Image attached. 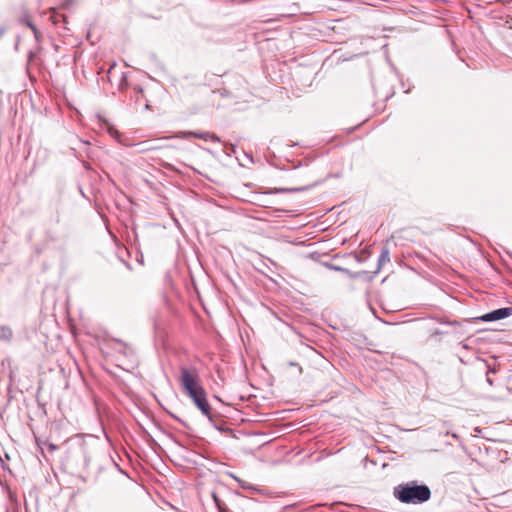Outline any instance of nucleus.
Listing matches in <instances>:
<instances>
[{
    "label": "nucleus",
    "instance_id": "nucleus-1",
    "mask_svg": "<svg viewBox=\"0 0 512 512\" xmlns=\"http://www.w3.org/2000/svg\"><path fill=\"white\" fill-rule=\"evenodd\" d=\"M394 497L404 504H422L431 497V490L425 484H418L417 481L401 483L393 489Z\"/></svg>",
    "mask_w": 512,
    "mask_h": 512
},
{
    "label": "nucleus",
    "instance_id": "nucleus-2",
    "mask_svg": "<svg viewBox=\"0 0 512 512\" xmlns=\"http://www.w3.org/2000/svg\"><path fill=\"white\" fill-rule=\"evenodd\" d=\"M180 382L187 395L194 391H199L203 387L200 384L198 371L193 368L189 369L186 367L180 368Z\"/></svg>",
    "mask_w": 512,
    "mask_h": 512
},
{
    "label": "nucleus",
    "instance_id": "nucleus-3",
    "mask_svg": "<svg viewBox=\"0 0 512 512\" xmlns=\"http://www.w3.org/2000/svg\"><path fill=\"white\" fill-rule=\"evenodd\" d=\"M192 399L197 408L207 417L211 418V407L206 398V392L204 388L199 391H194L188 395Z\"/></svg>",
    "mask_w": 512,
    "mask_h": 512
},
{
    "label": "nucleus",
    "instance_id": "nucleus-4",
    "mask_svg": "<svg viewBox=\"0 0 512 512\" xmlns=\"http://www.w3.org/2000/svg\"><path fill=\"white\" fill-rule=\"evenodd\" d=\"M512 315L511 307H503L482 315L479 319L484 322L498 321Z\"/></svg>",
    "mask_w": 512,
    "mask_h": 512
},
{
    "label": "nucleus",
    "instance_id": "nucleus-5",
    "mask_svg": "<svg viewBox=\"0 0 512 512\" xmlns=\"http://www.w3.org/2000/svg\"><path fill=\"white\" fill-rule=\"evenodd\" d=\"M108 345L115 352L120 353L124 356H130L133 353L132 348L128 344H126L118 339L109 340Z\"/></svg>",
    "mask_w": 512,
    "mask_h": 512
},
{
    "label": "nucleus",
    "instance_id": "nucleus-6",
    "mask_svg": "<svg viewBox=\"0 0 512 512\" xmlns=\"http://www.w3.org/2000/svg\"><path fill=\"white\" fill-rule=\"evenodd\" d=\"M12 337V329L7 325H0V341L10 342Z\"/></svg>",
    "mask_w": 512,
    "mask_h": 512
},
{
    "label": "nucleus",
    "instance_id": "nucleus-7",
    "mask_svg": "<svg viewBox=\"0 0 512 512\" xmlns=\"http://www.w3.org/2000/svg\"><path fill=\"white\" fill-rule=\"evenodd\" d=\"M390 261V252L387 247H383L380 253V256L378 258V270L381 269V267Z\"/></svg>",
    "mask_w": 512,
    "mask_h": 512
},
{
    "label": "nucleus",
    "instance_id": "nucleus-8",
    "mask_svg": "<svg viewBox=\"0 0 512 512\" xmlns=\"http://www.w3.org/2000/svg\"><path fill=\"white\" fill-rule=\"evenodd\" d=\"M212 498H213L214 503H215L216 507L218 508L219 512L227 511L225 504L221 501V499L218 497V495L216 493L212 494Z\"/></svg>",
    "mask_w": 512,
    "mask_h": 512
},
{
    "label": "nucleus",
    "instance_id": "nucleus-9",
    "mask_svg": "<svg viewBox=\"0 0 512 512\" xmlns=\"http://www.w3.org/2000/svg\"><path fill=\"white\" fill-rule=\"evenodd\" d=\"M209 134V132H184L183 138H186L188 136H194L196 138L204 139L205 141H208V138L205 137V135Z\"/></svg>",
    "mask_w": 512,
    "mask_h": 512
},
{
    "label": "nucleus",
    "instance_id": "nucleus-10",
    "mask_svg": "<svg viewBox=\"0 0 512 512\" xmlns=\"http://www.w3.org/2000/svg\"><path fill=\"white\" fill-rule=\"evenodd\" d=\"M26 25L33 31L36 38H38V31L33 23H31L28 19H25Z\"/></svg>",
    "mask_w": 512,
    "mask_h": 512
},
{
    "label": "nucleus",
    "instance_id": "nucleus-11",
    "mask_svg": "<svg viewBox=\"0 0 512 512\" xmlns=\"http://www.w3.org/2000/svg\"><path fill=\"white\" fill-rule=\"evenodd\" d=\"M205 137L208 138V140H211L214 142H220V138L214 133H209V134L205 135Z\"/></svg>",
    "mask_w": 512,
    "mask_h": 512
},
{
    "label": "nucleus",
    "instance_id": "nucleus-12",
    "mask_svg": "<svg viewBox=\"0 0 512 512\" xmlns=\"http://www.w3.org/2000/svg\"><path fill=\"white\" fill-rule=\"evenodd\" d=\"M328 267L333 269V270H336V271L348 272V270L346 268H343V267H340V266H335L333 264H329Z\"/></svg>",
    "mask_w": 512,
    "mask_h": 512
},
{
    "label": "nucleus",
    "instance_id": "nucleus-13",
    "mask_svg": "<svg viewBox=\"0 0 512 512\" xmlns=\"http://www.w3.org/2000/svg\"><path fill=\"white\" fill-rule=\"evenodd\" d=\"M240 485L242 488L244 489H247V488H251L249 485H246V483L242 480H240L238 477L234 476V475H231Z\"/></svg>",
    "mask_w": 512,
    "mask_h": 512
},
{
    "label": "nucleus",
    "instance_id": "nucleus-14",
    "mask_svg": "<svg viewBox=\"0 0 512 512\" xmlns=\"http://www.w3.org/2000/svg\"><path fill=\"white\" fill-rule=\"evenodd\" d=\"M225 152L230 155L231 152H234V146L232 144L226 145Z\"/></svg>",
    "mask_w": 512,
    "mask_h": 512
},
{
    "label": "nucleus",
    "instance_id": "nucleus-15",
    "mask_svg": "<svg viewBox=\"0 0 512 512\" xmlns=\"http://www.w3.org/2000/svg\"><path fill=\"white\" fill-rule=\"evenodd\" d=\"M300 188H293V189H279V192H294V191H300Z\"/></svg>",
    "mask_w": 512,
    "mask_h": 512
},
{
    "label": "nucleus",
    "instance_id": "nucleus-16",
    "mask_svg": "<svg viewBox=\"0 0 512 512\" xmlns=\"http://www.w3.org/2000/svg\"><path fill=\"white\" fill-rule=\"evenodd\" d=\"M5 30H6V29H5L4 27H2V28L0 29V37L5 33Z\"/></svg>",
    "mask_w": 512,
    "mask_h": 512
},
{
    "label": "nucleus",
    "instance_id": "nucleus-17",
    "mask_svg": "<svg viewBox=\"0 0 512 512\" xmlns=\"http://www.w3.org/2000/svg\"><path fill=\"white\" fill-rule=\"evenodd\" d=\"M114 67H115V64H113V65L110 67V69L108 70V74H110V73H111V71H112V69H113Z\"/></svg>",
    "mask_w": 512,
    "mask_h": 512
},
{
    "label": "nucleus",
    "instance_id": "nucleus-18",
    "mask_svg": "<svg viewBox=\"0 0 512 512\" xmlns=\"http://www.w3.org/2000/svg\"><path fill=\"white\" fill-rule=\"evenodd\" d=\"M33 55H34V54H33L32 52H30V53H29V59H30V60L32 59Z\"/></svg>",
    "mask_w": 512,
    "mask_h": 512
},
{
    "label": "nucleus",
    "instance_id": "nucleus-19",
    "mask_svg": "<svg viewBox=\"0 0 512 512\" xmlns=\"http://www.w3.org/2000/svg\"><path fill=\"white\" fill-rule=\"evenodd\" d=\"M487 382L492 385V380L490 378H487Z\"/></svg>",
    "mask_w": 512,
    "mask_h": 512
},
{
    "label": "nucleus",
    "instance_id": "nucleus-20",
    "mask_svg": "<svg viewBox=\"0 0 512 512\" xmlns=\"http://www.w3.org/2000/svg\"><path fill=\"white\" fill-rule=\"evenodd\" d=\"M5 458L6 459H10L9 455L7 453H5Z\"/></svg>",
    "mask_w": 512,
    "mask_h": 512
}]
</instances>
